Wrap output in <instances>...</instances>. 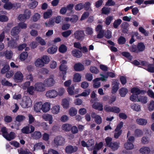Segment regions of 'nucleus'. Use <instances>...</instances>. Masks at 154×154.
Returning a JSON list of instances; mask_svg holds the SVG:
<instances>
[{
  "label": "nucleus",
  "mask_w": 154,
  "mask_h": 154,
  "mask_svg": "<svg viewBox=\"0 0 154 154\" xmlns=\"http://www.w3.org/2000/svg\"><path fill=\"white\" fill-rule=\"evenodd\" d=\"M137 48L138 51H142L144 50L145 46L143 43L140 42L138 44Z\"/></svg>",
  "instance_id": "6e6d98bb"
},
{
  "label": "nucleus",
  "mask_w": 154,
  "mask_h": 154,
  "mask_svg": "<svg viewBox=\"0 0 154 154\" xmlns=\"http://www.w3.org/2000/svg\"><path fill=\"white\" fill-rule=\"evenodd\" d=\"M25 118V117L24 116L19 115L16 117V120L18 122H21L24 120Z\"/></svg>",
  "instance_id": "774afa93"
},
{
  "label": "nucleus",
  "mask_w": 154,
  "mask_h": 154,
  "mask_svg": "<svg viewBox=\"0 0 154 154\" xmlns=\"http://www.w3.org/2000/svg\"><path fill=\"white\" fill-rule=\"evenodd\" d=\"M137 102H140L142 103H146L148 102V97L145 96H140Z\"/></svg>",
  "instance_id": "58836bf2"
},
{
  "label": "nucleus",
  "mask_w": 154,
  "mask_h": 154,
  "mask_svg": "<svg viewBox=\"0 0 154 154\" xmlns=\"http://www.w3.org/2000/svg\"><path fill=\"white\" fill-rule=\"evenodd\" d=\"M61 65L60 66V70L62 72L63 77L62 79L64 80H65V75L67 72L66 71L67 69V67L66 64L67 63V61L64 60H63L61 62Z\"/></svg>",
  "instance_id": "7ed1b4c3"
},
{
  "label": "nucleus",
  "mask_w": 154,
  "mask_h": 154,
  "mask_svg": "<svg viewBox=\"0 0 154 154\" xmlns=\"http://www.w3.org/2000/svg\"><path fill=\"white\" fill-rule=\"evenodd\" d=\"M84 8V4L82 3H79L76 5L75 9L76 11H80Z\"/></svg>",
  "instance_id": "13d9d810"
},
{
  "label": "nucleus",
  "mask_w": 154,
  "mask_h": 154,
  "mask_svg": "<svg viewBox=\"0 0 154 154\" xmlns=\"http://www.w3.org/2000/svg\"><path fill=\"white\" fill-rule=\"evenodd\" d=\"M66 91L65 89L63 88H60L57 89V96H62Z\"/></svg>",
  "instance_id": "864d4df0"
},
{
  "label": "nucleus",
  "mask_w": 154,
  "mask_h": 154,
  "mask_svg": "<svg viewBox=\"0 0 154 154\" xmlns=\"http://www.w3.org/2000/svg\"><path fill=\"white\" fill-rule=\"evenodd\" d=\"M31 137L34 139H38L42 137V134L40 132L35 131L31 134Z\"/></svg>",
  "instance_id": "c85d7f7f"
},
{
  "label": "nucleus",
  "mask_w": 154,
  "mask_h": 154,
  "mask_svg": "<svg viewBox=\"0 0 154 154\" xmlns=\"http://www.w3.org/2000/svg\"><path fill=\"white\" fill-rule=\"evenodd\" d=\"M143 134V132L140 129H136L134 131V135L136 137H140Z\"/></svg>",
  "instance_id": "a19ab883"
},
{
  "label": "nucleus",
  "mask_w": 154,
  "mask_h": 154,
  "mask_svg": "<svg viewBox=\"0 0 154 154\" xmlns=\"http://www.w3.org/2000/svg\"><path fill=\"white\" fill-rule=\"evenodd\" d=\"M147 108L149 111H152L154 110V101L151 100L147 105Z\"/></svg>",
  "instance_id": "37998d69"
},
{
  "label": "nucleus",
  "mask_w": 154,
  "mask_h": 154,
  "mask_svg": "<svg viewBox=\"0 0 154 154\" xmlns=\"http://www.w3.org/2000/svg\"><path fill=\"white\" fill-rule=\"evenodd\" d=\"M150 139L147 136H143L141 139V143L143 144H148L149 142Z\"/></svg>",
  "instance_id": "de8ad7c7"
},
{
  "label": "nucleus",
  "mask_w": 154,
  "mask_h": 154,
  "mask_svg": "<svg viewBox=\"0 0 154 154\" xmlns=\"http://www.w3.org/2000/svg\"><path fill=\"white\" fill-rule=\"evenodd\" d=\"M91 116L94 119L95 122L97 124H100L102 123V119L100 116L97 115L94 112H92L91 113Z\"/></svg>",
  "instance_id": "a878e982"
},
{
  "label": "nucleus",
  "mask_w": 154,
  "mask_h": 154,
  "mask_svg": "<svg viewBox=\"0 0 154 154\" xmlns=\"http://www.w3.org/2000/svg\"><path fill=\"white\" fill-rule=\"evenodd\" d=\"M122 21V20L120 19H118L115 20L113 24L114 27L116 29L117 28L121 23Z\"/></svg>",
  "instance_id": "bf43d9fd"
},
{
  "label": "nucleus",
  "mask_w": 154,
  "mask_h": 154,
  "mask_svg": "<svg viewBox=\"0 0 154 154\" xmlns=\"http://www.w3.org/2000/svg\"><path fill=\"white\" fill-rule=\"evenodd\" d=\"M45 96L48 98H54L57 96V91L54 89L48 90L46 92Z\"/></svg>",
  "instance_id": "f8f14e48"
},
{
  "label": "nucleus",
  "mask_w": 154,
  "mask_h": 154,
  "mask_svg": "<svg viewBox=\"0 0 154 154\" xmlns=\"http://www.w3.org/2000/svg\"><path fill=\"white\" fill-rule=\"evenodd\" d=\"M128 90L125 88H123L120 89L119 90V94L120 96L122 97H125L128 92Z\"/></svg>",
  "instance_id": "ea45409f"
},
{
  "label": "nucleus",
  "mask_w": 154,
  "mask_h": 154,
  "mask_svg": "<svg viewBox=\"0 0 154 154\" xmlns=\"http://www.w3.org/2000/svg\"><path fill=\"white\" fill-rule=\"evenodd\" d=\"M40 147H41L42 149H45V146L44 145H42V143H39L36 144L34 146V148L35 149H39Z\"/></svg>",
  "instance_id": "052dcab7"
},
{
  "label": "nucleus",
  "mask_w": 154,
  "mask_h": 154,
  "mask_svg": "<svg viewBox=\"0 0 154 154\" xmlns=\"http://www.w3.org/2000/svg\"><path fill=\"white\" fill-rule=\"evenodd\" d=\"M72 54L74 57L77 58H79L82 56L81 51L76 49H74L72 51Z\"/></svg>",
  "instance_id": "c9c22d12"
},
{
  "label": "nucleus",
  "mask_w": 154,
  "mask_h": 154,
  "mask_svg": "<svg viewBox=\"0 0 154 154\" xmlns=\"http://www.w3.org/2000/svg\"><path fill=\"white\" fill-rule=\"evenodd\" d=\"M67 90L69 94L72 96L78 94L79 92V89L78 88L75 90V87L73 85H72L68 87Z\"/></svg>",
  "instance_id": "4468645a"
},
{
  "label": "nucleus",
  "mask_w": 154,
  "mask_h": 154,
  "mask_svg": "<svg viewBox=\"0 0 154 154\" xmlns=\"http://www.w3.org/2000/svg\"><path fill=\"white\" fill-rule=\"evenodd\" d=\"M115 132L114 133V137L116 138H118L121 134L122 130L115 129Z\"/></svg>",
  "instance_id": "e2e57ef3"
},
{
  "label": "nucleus",
  "mask_w": 154,
  "mask_h": 154,
  "mask_svg": "<svg viewBox=\"0 0 154 154\" xmlns=\"http://www.w3.org/2000/svg\"><path fill=\"white\" fill-rule=\"evenodd\" d=\"M75 70L76 71H81L85 69L84 65L80 63H76L74 66Z\"/></svg>",
  "instance_id": "bb28decb"
},
{
  "label": "nucleus",
  "mask_w": 154,
  "mask_h": 154,
  "mask_svg": "<svg viewBox=\"0 0 154 154\" xmlns=\"http://www.w3.org/2000/svg\"><path fill=\"white\" fill-rule=\"evenodd\" d=\"M20 31V29L18 26H15L13 27L11 29V33L13 36H17L16 39L18 40L19 39V36L17 35Z\"/></svg>",
  "instance_id": "2eb2a0df"
},
{
  "label": "nucleus",
  "mask_w": 154,
  "mask_h": 154,
  "mask_svg": "<svg viewBox=\"0 0 154 154\" xmlns=\"http://www.w3.org/2000/svg\"><path fill=\"white\" fill-rule=\"evenodd\" d=\"M138 98V95L135 94H133L130 97V100L133 102H137Z\"/></svg>",
  "instance_id": "0e129e2a"
},
{
  "label": "nucleus",
  "mask_w": 154,
  "mask_h": 154,
  "mask_svg": "<svg viewBox=\"0 0 154 154\" xmlns=\"http://www.w3.org/2000/svg\"><path fill=\"white\" fill-rule=\"evenodd\" d=\"M44 83L46 87H51L53 86L55 83L54 76L53 75H51L49 77L46 79L44 81Z\"/></svg>",
  "instance_id": "0eeeda50"
},
{
  "label": "nucleus",
  "mask_w": 154,
  "mask_h": 154,
  "mask_svg": "<svg viewBox=\"0 0 154 154\" xmlns=\"http://www.w3.org/2000/svg\"><path fill=\"white\" fill-rule=\"evenodd\" d=\"M119 83L118 82V80H113L112 83V94L115 93L118 90L119 87Z\"/></svg>",
  "instance_id": "412c9836"
},
{
  "label": "nucleus",
  "mask_w": 154,
  "mask_h": 154,
  "mask_svg": "<svg viewBox=\"0 0 154 154\" xmlns=\"http://www.w3.org/2000/svg\"><path fill=\"white\" fill-rule=\"evenodd\" d=\"M8 46L11 48H15L17 46V44L14 40L12 39L8 43Z\"/></svg>",
  "instance_id": "3c124183"
},
{
  "label": "nucleus",
  "mask_w": 154,
  "mask_h": 154,
  "mask_svg": "<svg viewBox=\"0 0 154 154\" xmlns=\"http://www.w3.org/2000/svg\"><path fill=\"white\" fill-rule=\"evenodd\" d=\"M1 83L3 86H11L12 85V84L7 80L5 79H3L1 80Z\"/></svg>",
  "instance_id": "8fccbe9b"
},
{
  "label": "nucleus",
  "mask_w": 154,
  "mask_h": 154,
  "mask_svg": "<svg viewBox=\"0 0 154 154\" xmlns=\"http://www.w3.org/2000/svg\"><path fill=\"white\" fill-rule=\"evenodd\" d=\"M44 64H48L50 61V60L49 56L47 55H44L41 58Z\"/></svg>",
  "instance_id": "c03bdc74"
},
{
  "label": "nucleus",
  "mask_w": 154,
  "mask_h": 154,
  "mask_svg": "<svg viewBox=\"0 0 154 154\" xmlns=\"http://www.w3.org/2000/svg\"><path fill=\"white\" fill-rule=\"evenodd\" d=\"M119 142H115L110 143L109 146L113 151L117 150L119 147Z\"/></svg>",
  "instance_id": "c756f323"
},
{
  "label": "nucleus",
  "mask_w": 154,
  "mask_h": 154,
  "mask_svg": "<svg viewBox=\"0 0 154 154\" xmlns=\"http://www.w3.org/2000/svg\"><path fill=\"white\" fill-rule=\"evenodd\" d=\"M90 6L91 4L89 2H87L84 4V8L86 11H92V9Z\"/></svg>",
  "instance_id": "4d7b16f0"
},
{
  "label": "nucleus",
  "mask_w": 154,
  "mask_h": 154,
  "mask_svg": "<svg viewBox=\"0 0 154 154\" xmlns=\"http://www.w3.org/2000/svg\"><path fill=\"white\" fill-rule=\"evenodd\" d=\"M64 142V138L62 136H59L54 138L53 144L54 146L57 147L62 145Z\"/></svg>",
  "instance_id": "39448f33"
},
{
  "label": "nucleus",
  "mask_w": 154,
  "mask_h": 154,
  "mask_svg": "<svg viewBox=\"0 0 154 154\" xmlns=\"http://www.w3.org/2000/svg\"><path fill=\"white\" fill-rule=\"evenodd\" d=\"M35 91L38 92H42L45 90L46 87L44 84L42 82H38L34 85Z\"/></svg>",
  "instance_id": "ddd939ff"
},
{
  "label": "nucleus",
  "mask_w": 154,
  "mask_h": 154,
  "mask_svg": "<svg viewBox=\"0 0 154 154\" xmlns=\"http://www.w3.org/2000/svg\"><path fill=\"white\" fill-rule=\"evenodd\" d=\"M137 123L140 125L144 126L147 123V119L143 118H138L136 120Z\"/></svg>",
  "instance_id": "473e14b6"
},
{
  "label": "nucleus",
  "mask_w": 154,
  "mask_h": 154,
  "mask_svg": "<svg viewBox=\"0 0 154 154\" xmlns=\"http://www.w3.org/2000/svg\"><path fill=\"white\" fill-rule=\"evenodd\" d=\"M102 76V77L99 78H96L93 80L94 82L93 85V87L95 88H98L100 86L101 83L99 81L100 80L102 81H104L106 80V79L105 78V77L103 75H101Z\"/></svg>",
  "instance_id": "9d476101"
},
{
  "label": "nucleus",
  "mask_w": 154,
  "mask_h": 154,
  "mask_svg": "<svg viewBox=\"0 0 154 154\" xmlns=\"http://www.w3.org/2000/svg\"><path fill=\"white\" fill-rule=\"evenodd\" d=\"M16 136V135L15 133L13 132H11L9 133H8L4 138L7 140L10 141L14 139Z\"/></svg>",
  "instance_id": "2f4dec72"
},
{
  "label": "nucleus",
  "mask_w": 154,
  "mask_h": 154,
  "mask_svg": "<svg viewBox=\"0 0 154 154\" xmlns=\"http://www.w3.org/2000/svg\"><path fill=\"white\" fill-rule=\"evenodd\" d=\"M58 50L60 52L62 53H64L67 50V48L65 45L63 44L60 46Z\"/></svg>",
  "instance_id": "603ef678"
},
{
  "label": "nucleus",
  "mask_w": 154,
  "mask_h": 154,
  "mask_svg": "<svg viewBox=\"0 0 154 154\" xmlns=\"http://www.w3.org/2000/svg\"><path fill=\"white\" fill-rule=\"evenodd\" d=\"M141 63L142 66L148 72L152 73L154 72V66L153 64L149 63L146 61H142Z\"/></svg>",
  "instance_id": "423d86ee"
},
{
  "label": "nucleus",
  "mask_w": 154,
  "mask_h": 154,
  "mask_svg": "<svg viewBox=\"0 0 154 154\" xmlns=\"http://www.w3.org/2000/svg\"><path fill=\"white\" fill-rule=\"evenodd\" d=\"M30 84V82H27L24 83L22 86L24 89H26L27 88V92L29 94L32 95L35 91V88L32 86H29Z\"/></svg>",
  "instance_id": "20e7f679"
},
{
  "label": "nucleus",
  "mask_w": 154,
  "mask_h": 154,
  "mask_svg": "<svg viewBox=\"0 0 154 154\" xmlns=\"http://www.w3.org/2000/svg\"><path fill=\"white\" fill-rule=\"evenodd\" d=\"M51 104L50 102H46L42 103V111L44 113L48 112L51 109Z\"/></svg>",
  "instance_id": "a211bd4d"
},
{
  "label": "nucleus",
  "mask_w": 154,
  "mask_h": 154,
  "mask_svg": "<svg viewBox=\"0 0 154 154\" xmlns=\"http://www.w3.org/2000/svg\"><path fill=\"white\" fill-rule=\"evenodd\" d=\"M61 105L63 109H68L69 107V100L66 98L63 99L61 101Z\"/></svg>",
  "instance_id": "393cba45"
},
{
  "label": "nucleus",
  "mask_w": 154,
  "mask_h": 154,
  "mask_svg": "<svg viewBox=\"0 0 154 154\" xmlns=\"http://www.w3.org/2000/svg\"><path fill=\"white\" fill-rule=\"evenodd\" d=\"M82 76L79 73L75 74L73 76V81L74 82H79L81 80Z\"/></svg>",
  "instance_id": "72a5a7b5"
},
{
  "label": "nucleus",
  "mask_w": 154,
  "mask_h": 154,
  "mask_svg": "<svg viewBox=\"0 0 154 154\" xmlns=\"http://www.w3.org/2000/svg\"><path fill=\"white\" fill-rule=\"evenodd\" d=\"M139 151L142 154H149L151 152V150L149 147L143 146L139 149Z\"/></svg>",
  "instance_id": "4be33fe9"
},
{
  "label": "nucleus",
  "mask_w": 154,
  "mask_h": 154,
  "mask_svg": "<svg viewBox=\"0 0 154 154\" xmlns=\"http://www.w3.org/2000/svg\"><path fill=\"white\" fill-rule=\"evenodd\" d=\"M57 48L56 46H53L49 48L48 49L47 52L50 54H53L57 51Z\"/></svg>",
  "instance_id": "4c0bfd02"
},
{
  "label": "nucleus",
  "mask_w": 154,
  "mask_h": 154,
  "mask_svg": "<svg viewBox=\"0 0 154 154\" xmlns=\"http://www.w3.org/2000/svg\"><path fill=\"white\" fill-rule=\"evenodd\" d=\"M131 108L137 112H139L141 110V106L138 104H132L131 106Z\"/></svg>",
  "instance_id": "a18cd8bd"
},
{
  "label": "nucleus",
  "mask_w": 154,
  "mask_h": 154,
  "mask_svg": "<svg viewBox=\"0 0 154 154\" xmlns=\"http://www.w3.org/2000/svg\"><path fill=\"white\" fill-rule=\"evenodd\" d=\"M42 103L41 102H36L34 105V110L37 112H41L42 110Z\"/></svg>",
  "instance_id": "b1692460"
},
{
  "label": "nucleus",
  "mask_w": 154,
  "mask_h": 154,
  "mask_svg": "<svg viewBox=\"0 0 154 154\" xmlns=\"http://www.w3.org/2000/svg\"><path fill=\"white\" fill-rule=\"evenodd\" d=\"M74 35L75 38L78 40H81L84 38L85 34L83 31L80 30L75 32Z\"/></svg>",
  "instance_id": "6ab92c4d"
},
{
  "label": "nucleus",
  "mask_w": 154,
  "mask_h": 154,
  "mask_svg": "<svg viewBox=\"0 0 154 154\" xmlns=\"http://www.w3.org/2000/svg\"><path fill=\"white\" fill-rule=\"evenodd\" d=\"M10 69V67L8 65H6L2 69L1 71V73L4 74L7 72Z\"/></svg>",
  "instance_id": "69168bd1"
},
{
  "label": "nucleus",
  "mask_w": 154,
  "mask_h": 154,
  "mask_svg": "<svg viewBox=\"0 0 154 154\" xmlns=\"http://www.w3.org/2000/svg\"><path fill=\"white\" fill-rule=\"evenodd\" d=\"M92 107L99 111H102L103 109L102 103L99 102H96L94 103L92 105Z\"/></svg>",
  "instance_id": "7c9ffc66"
},
{
  "label": "nucleus",
  "mask_w": 154,
  "mask_h": 154,
  "mask_svg": "<svg viewBox=\"0 0 154 154\" xmlns=\"http://www.w3.org/2000/svg\"><path fill=\"white\" fill-rule=\"evenodd\" d=\"M35 130V127L32 125H30L29 126H26L24 127L21 131L23 133L28 134L33 132Z\"/></svg>",
  "instance_id": "9b49d317"
},
{
  "label": "nucleus",
  "mask_w": 154,
  "mask_h": 154,
  "mask_svg": "<svg viewBox=\"0 0 154 154\" xmlns=\"http://www.w3.org/2000/svg\"><path fill=\"white\" fill-rule=\"evenodd\" d=\"M134 140V137L130 136L128 138L127 142L124 145V148L127 150H130L134 149V146L133 143Z\"/></svg>",
  "instance_id": "f03ea898"
},
{
  "label": "nucleus",
  "mask_w": 154,
  "mask_h": 154,
  "mask_svg": "<svg viewBox=\"0 0 154 154\" xmlns=\"http://www.w3.org/2000/svg\"><path fill=\"white\" fill-rule=\"evenodd\" d=\"M35 40L41 45H45L46 44V42L45 40L40 37L38 36L37 37L35 38Z\"/></svg>",
  "instance_id": "5fc2aeb1"
},
{
  "label": "nucleus",
  "mask_w": 154,
  "mask_h": 154,
  "mask_svg": "<svg viewBox=\"0 0 154 154\" xmlns=\"http://www.w3.org/2000/svg\"><path fill=\"white\" fill-rule=\"evenodd\" d=\"M14 79L15 82H21L23 80V74L20 71H17L14 74Z\"/></svg>",
  "instance_id": "6e6552de"
},
{
  "label": "nucleus",
  "mask_w": 154,
  "mask_h": 154,
  "mask_svg": "<svg viewBox=\"0 0 154 154\" xmlns=\"http://www.w3.org/2000/svg\"><path fill=\"white\" fill-rule=\"evenodd\" d=\"M42 118L46 121H48L49 124L52 123L53 121V118L52 115L49 114H45L42 116Z\"/></svg>",
  "instance_id": "dca6fc26"
},
{
  "label": "nucleus",
  "mask_w": 154,
  "mask_h": 154,
  "mask_svg": "<svg viewBox=\"0 0 154 154\" xmlns=\"http://www.w3.org/2000/svg\"><path fill=\"white\" fill-rule=\"evenodd\" d=\"M38 5V2L34 1V2L30 3L28 5V7L29 8L33 9L35 8Z\"/></svg>",
  "instance_id": "338daca9"
},
{
  "label": "nucleus",
  "mask_w": 154,
  "mask_h": 154,
  "mask_svg": "<svg viewBox=\"0 0 154 154\" xmlns=\"http://www.w3.org/2000/svg\"><path fill=\"white\" fill-rule=\"evenodd\" d=\"M60 106L59 105H54L52 107L51 110L52 113L54 115L58 114L60 111Z\"/></svg>",
  "instance_id": "cd10ccee"
},
{
  "label": "nucleus",
  "mask_w": 154,
  "mask_h": 154,
  "mask_svg": "<svg viewBox=\"0 0 154 154\" xmlns=\"http://www.w3.org/2000/svg\"><path fill=\"white\" fill-rule=\"evenodd\" d=\"M131 92L133 94H135L137 95L140 94H143L146 93L145 91L140 90L137 87H134L131 90Z\"/></svg>",
  "instance_id": "5701e85b"
},
{
  "label": "nucleus",
  "mask_w": 154,
  "mask_h": 154,
  "mask_svg": "<svg viewBox=\"0 0 154 154\" xmlns=\"http://www.w3.org/2000/svg\"><path fill=\"white\" fill-rule=\"evenodd\" d=\"M91 90L90 89H88L85 90L81 94L82 97H86L88 96L90 94Z\"/></svg>",
  "instance_id": "680f3d73"
},
{
  "label": "nucleus",
  "mask_w": 154,
  "mask_h": 154,
  "mask_svg": "<svg viewBox=\"0 0 154 154\" xmlns=\"http://www.w3.org/2000/svg\"><path fill=\"white\" fill-rule=\"evenodd\" d=\"M94 142L93 140H89L86 143L85 141H82L81 142V144L83 147H86L89 150H91L94 148Z\"/></svg>",
  "instance_id": "1a4fd4ad"
},
{
  "label": "nucleus",
  "mask_w": 154,
  "mask_h": 154,
  "mask_svg": "<svg viewBox=\"0 0 154 154\" xmlns=\"http://www.w3.org/2000/svg\"><path fill=\"white\" fill-rule=\"evenodd\" d=\"M77 113V111L75 108L72 107L70 108L68 111V114L71 116H75Z\"/></svg>",
  "instance_id": "e433bc0d"
},
{
  "label": "nucleus",
  "mask_w": 154,
  "mask_h": 154,
  "mask_svg": "<svg viewBox=\"0 0 154 154\" xmlns=\"http://www.w3.org/2000/svg\"><path fill=\"white\" fill-rule=\"evenodd\" d=\"M34 64L36 67L39 68L45 66L42 59L40 58H38L36 60Z\"/></svg>",
  "instance_id": "f704fd0d"
},
{
  "label": "nucleus",
  "mask_w": 154,
  "mask_h": 154,
  "mask_svg": "<svg viewBox=\"0 0 154 154\" xmlns=\"http://www.w3.org/2000/svg\"><path fill=\"white\" fill-rule=\"evenodd\" d=\"M32 104V101L29 97L27 96L23 97L20 103V105L23 108H28L31 106Z\"/></svg>",
  "instance_id": "f257e3e1"
},
{
  "label": "nucleus",
  "mask_w": 154,
  "mask_h": 154,
  "mask_svg": "<svg viewBox=\"0 0 154 154\" xmlns=\"http://www.w3.org/2000/svg\"><path fill=\"white\" fill-rule=\"evenodd\" d=\"M77 150L78 148L76 146H67L66 147L65 149L66 152L68 154H70L75 152Z\"/></svg>",
  "instance_id": "aec40b11"
},
{
  "label": "nucleus",
  "mask_w": 154,
  "mask_h": 154,
  "mask_svg": "<svg viewBox=\"0 0 154 154\" xmlns=\"http://www.w3.org/2000/svg\"><path fill=\"white\" fill-rule=\"evenodd\" d=\"M28 54L26 52L22 53L20 55V59L21 61L25 60L28 57Z\"/></svg>",
  "instance_id": "49530a36"
},
{
  "label": "nucleus",
  "mask_w": 154,
  "mask_h": 154,
  "mask_svg": "<svg viewBox=\"0 0 154 154\" xmlns=\"http://www.w3.org/2000/svg\"><path fill=\"white\" fill-rule=\"evenodd\" d=\"M71 128V125L69 124H63L61 127L62 129L66 131H70Z\"/></svg>",
  "instance_id": "79ce46f5"
},
{
  "label": "nucleus",
  "mask_w": 154,
  "mask_h": 154,
  "mask_svg": "<svg viewBox=\"0 0 154 154\" xmlns=\"http://www.w3.org/2000/svg\"><path fill=\"white\" fill-rule=\"evenodd\" d=\"M52 11L51 9L48 10L47 11L45 12L43 14L44 19H46L50 17L51 15Z\"/></svg>",
  "instance_id": "09e8293b"
},
{
  "label": "nucleus",
  "mask_w": 154,
  "mask_h": 154,
  "mask_svg": "<svg viewBox=\"0 0 154 154\" xmlns=\"http://www.w3.org/2000/svg\"><path fill=\"white\" fill-rule=\"evenodd\" d=\"M26 13L28 14L27 16H25L23 14H20L18 17V19L20 21H25L26 20L30 18L31 15L30 11L29 10L27 9L26 10Z\"/></svg>",
  "instance_id": "f3484780"
}]
</instances>
